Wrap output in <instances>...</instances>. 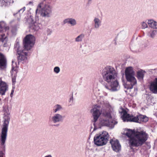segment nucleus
Returning <instances> with one entry per match:
<instances>
[{
	"label": "nucleus",
	"instance_id": "nucleus-1",
	"mask_svg": "<svg viewBox=\"0 0 157 157\" xmlns=\"http://www.w3.org/2000/svg\"><path fill=\"white\" fill-rule=\"evenodd\" d=\"M35 38L32 35H27L23 41V46L20 45L17 43L14 45V48L17 52L18 62L24 63L27 60V56L29 55V51L33 46L35 43Z\"/></svg>",
	"mask_w": 157,
	"mask_h": 157
},
{
	"label": "nucleus",
	"instance_id": "nucleus-2",
	"mask_svg": "<svg viewBox=\"0 0 157 157\" xmlns=\"http://www.w3.org/2000/svg\"><path fill=\"white\" fill-rule=\"evenodd\" d=\"M123 134L129 138V145L133 147H138L144 144L147 140L149 135L144 130L125 129Z\"/></svg>",
	"mask_w": 157,
	"mask_h": 157
},
{
	"label": "nucleus",
	"instance_id": "nucleus-3",
	"mask_svg": "<svg viewBox=\"0 0 157 157\" xmlns=\"http://www.w3.org/2000/svg\"><path fill=\"white\" fill-rule=\"evenodd\" d=\"M101 74L103 79L106 83H109L113 80L116 79L117 73L114 68L109 66L103 69Z\"/></svg>",
	"mask_w": 157,
	"mask_h": 157
},
{
	"label": "nucleus",
	"instance_id": "nucleus-4",
	"mask_svg": "<svg viewBox=\"0 0 157 157\" xmlns=\"http://www.w3.org/2000/svg\"><path fill=\"white\" fill-rule=\"evenodd\" d=\"M7 109V110L4 109L5 120L3 128L2 129L1 139V145L3 146L4 150H5L4 144L6 140L8 127L10 119V113L8 110V107Z\"/></svg>",
	"mask_w": 157,
	"mask_h": 157
},
{
	"label": "nucleus",
	"instance_id": "nucleus-5",
	"mask_svg": "<svg viewBox=\"0 0 157 157\" xmlns=\"http://www.w3.org/2000/svg\"><path fill=\"white\" fill-rule=\"evenodd\" d=\"M52 7L48 4H46L44 2L40 3L38 6L36 11V14L40 13V16L44 17H50L52 14Z\"/></svg>",
	"mask_w": 157,
	"mask_h": 157
},
{
	"label": "nucleus",
	"instance_id": "nucleus-6",
	"mask_svg": "<svg viewBox=\"0 0 157 157\" xmlns=\"http://www.w3.org/2000/svg\"><path fill=\"white\" fill-rule=\"evenodd\" d=\"M104 118H101L100 122V124L103 126H106L113 128L114 125L117 123L115 119H112L110 113L105 112L102 113Z\"/></svg>",
	"mask_w": 157,
	"mask_h": 157
},
{
	"label": "nucleus",
	"instance_id": "nucleus-7",
	"mask_svg": "<svg viewBox=\"0 0 157 157\" xmlns=\"http://www.w3.org/2000/svg\"><path fill=\"white\" fill-rule=\"evenodd\" d=\"M125 75L126 79L128 84L130 85L128 87V89H132L133 86L137 83V81L135 77V72L132 67H127L125 70Z\"/></svg>",
	"mask_w": 157,
	"mask_h": 157
},
{
	"label": "nucleus",
	"instance_id": "nucleus-8",
	"mask_svg": "<svg viewBox=\"0 0 157 157\" xmlns=\"http://www.w3.org/2000/svg\"><path fill=\"white\" fill-rule=\"evenodd\" d=\"M109 137V134L107 132L102 131L96 134L94 136V143L95 144L99 146L104 145L107 143Z\"/></svg>",
	"mask_w": 157,
	"mask_h": 157
},
{
	"label": "nucleus",
	"instance_id": "nucleus-9",
	"mask_svg": "<svg viewBox=\"0 0 157 157\" xmlns=\"http://www.w3.org/2000/svg\"><path fill=\"white\" fill-rule=\"evenodd\" d=\"M102 84L104 88L111 91H116L120 89V86L117 80L115 79L109 83H107L103 81Z\"/></svg>",
	"mask_w": 157,
	"mask_h": 157
},
{
	"label": "nucleus",
	"instance_id": "nucleus-10",
	"mask_svg": "<svg viewBox=\"0 0 157 157\" xmlns=\"http://www.w3.org/2000/svg\"><path fill=\"white\" fill-rule=\"evenodd\" d=\"M100 106L96 105L90 110L93 118L92 121L94 123L97 121L102 111L100 110Z\"/></svg>",
	"mask_w": 157,
	"mask_h": 157
},
{
	"label": "nucleus",
	"instance_id": "nucleus-11",
	"mask_svg": "<svg viewBox=\"0 0 157 157\" xmlns=\"http://www.w3.org/2000/svg\"><path fill=\"white\" fill-rule=\"evenodd\" d=\"M123 115L122 116V119L124 121H131L137 123H140L139 118V115L136 116H132L130 117L125 110H123Z\"/></svg>",
	"mask_w": 157,
	"mask_h": 157
},
{
	"label": "nucleus",
	"instance_id": "nucleus-12",
	"mask_svg": "<svg viewBox=\"0 0 157 157\" xmlns=\"http://www.w3.org/2000/svg\"><path fill=\"white\" fill-rule=\"evenodd\" d=\"M65 116L60 113H55L51 117H50L49 120L52 122L56 124L63 121Z\"/></svg>",
	"mask_w": 157,
	"mask_h": 157
},
{
	"label": "nucleus",
	"instance_id": "nucleus-13",
	"mask_svg": "<svg viewBox=\"0 0 157 157\" xmlns=\"http://www.w3.org/2000/svg\"><path fill=\"white\" fill-rule=\"evenodd\" d=\"M4 29H8V27L6 26L5 22L4 21L0 22V41L2 42L6 43L7 38L2 32Z\"/></svg>",
	"mask_w": 157,
	"mask_h": 157
},
{
	"label": "nucleus",
	"instance_id": "nucleus-14",
	"mask_svg": "<svg viewBox=\"0 0 157 157\" xmlns=\"http://www.w3.org/2000/svg\"><path fill=\"white\" fill-rule=\"evenodd\" d=\"M110 143L114 151L117 152L121 150V145L118 140L111 139L110 140Z\"/></svg>",
	"mask_w": 157,
	"mask_h": 157
},
{
	"label": "nucleus",
	"instance_id": "nucleus-15",
	"mask_svg": "<svg viewBox=\"0 0 157 157\" xmlns=\"http://www.w3.org/2000/svg\"><path fill=\"white\" fill-rule=\"evenodd\" d=\"M149 88L151 92L154 94H157V78L149 82Z\"/></svg>",
	"mask_w": 157,
	"mask_h": 157
},
{
	"label": "nucleus",
	"instance_id": "nucleus-16",
	"mask_svg": "<svg viewBox=\"0 0 157 157\" xmlns=\"http://www.w3.org/2000/svg\"><path fill=\"white\" fill-rule=\"evenodd\" d=\"M7 59L5 56L0 53V69L2 70L5 69L7 67Z\"/></svg>",
	"mask_w": 157,
	"mask_h": 157
},
{
	"label": "nucleus",
	"instance_id": "nucleus-17",
	"mask_svg": "<svg viewBox=\"0 0 157 157\" xmlns=\"http://www.w3.org/2000/svg\"><path fill=\"white\" fill-rule=\"evenodd\" d=\"M8 86L5 82L2 81L0 78V95H4L8 90Z\"/></svg>",
	"mask_w": 157,
	"mask_h": 157
},
{
	"label": "nucleus",
	"instance_id": "nucleus-18",
	"mask_svg": "<svg viewBox=\"0 0 157 157\" xmlns=\"http://www.w3.org/2000/svg\"><path fill=\"white\" fill-rule=\"evenodd\" d=\"M31 19L32 21L29 24V27L30 30H32L34 31H37L40 28L39 25L40 24L36 22H33V20H32L31 18Z\"/></svg>",
	"mask_w": 157,
	"mask_h": 157
},
{
	"label": "nucleus",
	"instance_id": "nucleus-19",
	"mask_svg": "<svg viewBox=\"0 0 157 157\" xmlns=\"http://www.w3.org/2000/svg\"><path fill=\"white\" fill-rule=\"evenodd\" d=\"M64 24L66 23L70 24L71 26H74L76 25L77 22L76 20L72 18H67L64 20L63 21Z\"/></svg>",
	"mask_w": 157,
	"mask_h": 157
},
{
	"label": "nucleus",
	"instance_id": "nucleus-20",
	"mask_svg": "<svg viewBox=\"0 0 157 157\" xmlns=\"http://www.w3.org/2000/svg\"><path fill=\"white\" fill-rule=\"evenodd\" d=\"M145 73L146 72L142 70L137 72L136 77L139 81H143Z\"/></svg>",
	"mask_w": 157,
	"mask_h": 157
},
{
	"label": "nucleus",
	"instance_id": "nucleus-21",
	"mask_svg": "<svg viewBox=\"0 0 157 157\" xmlns=\"http://www.w3.org/2000/svg\"><path fill=\"white\" fill-rule=\"evenodd\" d=\"M93 22L94 23V28L95 29H98L101 25V21L99 18L95 17L94 18Z\"/></svg>",
	"mask_w": 157,
	"mask_h": 157
},
{
	"label": "nucleus",
	"instance_id": "nucleus-22",
	"mask_svg": "<svg viewBox=\"0 0 157 157\" xmlns=\"http://www.w3.org/2000/svg\"><path fill=\"white\" fill-rule=\"evenodd\" d=\"M149 26L153 29H157V22L152 20H149L147 22Z\"/></svg>",
	"mask_w": 157,
	"mask_h": 157
},
{
	"label": "nucleus",
	"instance_id": "nucleus-23",
	"mask_svg": "<svg viewBox=\"0 0 157 157\" xmlns=\"http://www.w3.org/2000/svg\"><path fill=\"white\" fill-rule=\"evenodd\" d=\"M63 109L62 106L59 104H56L55 105L53 109V112L54 113H56L58 111H60Z\"/></svg>",
	"mask_w": 157,
	"mask_h": 157
},
{
	"label": "nucleus",
	"instance_id": "nucleus-24",
	"mask_svg": "<svg viewBox=\"0 0 157 157\" xmlns=\"http://www.w3.org/2000/svg\"><path fill=\"white\" fill-rule=\"evenodd\" d=\"M85 37V35L81 33L75 38V41L77 42H81Z\"/></svg>",
	"mask_w": 157,
	"mask_h": 157
},
{
	"label": "nucleus",
	"instance_id": "nucleus-25",
	"mask_svg": "<svg viewBox=\"0 0 157 157\" xmlns=\"http://www.w3.org/2000/svg\"><path fill=\"white\" fill-rule=\"evenodd\" d=\"M139 123L141 122H146L148 121V117L145 115H139Z\"/></svg>",
	"mask_w": 157,
	"mask_h": 157
},
{
	"label": "nucleus",
	"instance_id": "nucleus-26",
	"mask_svg": "<svg viewBox=\"0 0 157 157\" xmlns=\"http://www.w3.org/2000/svg\"><path fill=\"white\" fill-rule=\"evenodd\" d=\"M157 33V31L156 30H152L149 33L148 35L151 38H153Z\"/></svg>",
	"mask_w": 157,
	"mask_h": 157
},
{
	"label": "nucleus",
	"instance_id": "nucleus-27",
	"mask_svg": "<svg viewBox=\"0 0 157 157\" xmlns=\"http://www.w3.org/2000/svg\"><path fill=\"white\" fill-rule=\"evenodd\" d=\"M60 71V69L59 67H56L54 68V71L56 74H58Z\"/></svg>",
	"mask_w": 157,
	"mask_h": 157
},
{
	"label": "nucleus",
	"instance_id": "nucleus-28",
	"mask_svg": "<svg viewBox=\"0 0 157 157\" xmlns=\"http://www.w3.org/2000/svg\"><path fill=\"white\" fill-rule=\"evenodd\" d=\"M142 26L143 29H145L147 27V25L146 23L143 22L142 23Z\"/></svg>",
	"mask_w": 157,
	"mask_h": 157
},
{
	"label": "nucleus",
	"instance_id": "nucleus-29",
	"mask_svg": "<svg viewBox=\"0 0 157 157\" xmlns=\"http://www.w3.org/2000/svg\"><path fill=\"white\" fill-rule=\"evenodd\" d=\"M46 31L48 35H51L52 33V30L48 28L46 29Z\"/></svg>",
	"mask_w": 157,
	"mask_h": 157
},
{
	"label": "nucleus",
	"instance_id": "nucleus-30",
	"mask_svg": "<svg viewBox=\"0 0 157 157\" xmlns=\"http://www.w3.org/2000/svg\"><path fill=\"white\" fill-rule=\"evenodd\" d=\"M16 68L15 67H13V66L12 67V69L10 71V72L11 73V74L12 75L13 73V72L14 71L16 72Z\"/></svg>",
	"mask_w": 157,
	"mask_h": 157
},
{
	"label": "nucleus",
	"instance_id": "nucleus-31",
	"mask_svg": "<svg viewBox=\"0 0 157 157\" xmlns=\"http://www.w3.org/2000/svg\"><path fill=\"white\" fill-rule=\"evenodd\" d=\"M0 157H5V154L2 151H0Z\"/></svg>",
	"mask_w": 157,
	"mask_h": 157
},
{
	"label": "nucleus",
	"instance_id": "nucleus-32",
	"mask_svg": "<svg viewBox=\"0 0 157 157\" xmlns=\"http://www.w3.org/2000/svg\"><path fill=\"white\" fill-rule=\"evenodd\" d=\"M25 7H24L21 9L20 10H19L18 11V12H21V13H23V12L25 10Z\"/></svg>",
	"mask_w": 157,
	"mask_h": 157
},
{
	"label": "nucleus",
	"instance_id": "nucleus-33",
	"mask_svg": "<svg viewBox=\"0 0 157 157\" xmlns=\"http://www.w3.org/2000/svg\"><path fill=\"white\" fill-rule=\"evenodd\" d=\"M14 92V90H12L11 93H10V96L11 97H12L13 93Z\"/></svg>",
	"mask_w": 157,
	"mask_h": 157
},
{
	"label": "nucleus",
	"instance_id": "nucleus-34",
	"mask_svg": "<svg viewBox=\"0 0 157 157\" xmlns=\"http://www.w3.org/2000/svg\"><path fill=\"white\" fill-rule=\"evenodd\" d=\"M6 3H10L11 0H3Z\"/></svg>",
	"mask_w": 157,
	"mask_h": 157
},
{
	"label": "nucleus",
	"instance_id": "nucleus-35",
	"mask_svg": "<svg viewBox=\"0 0 157 157\" xmlns=\"http://www.w3.org/2000/svg\"><path fill=\"white\" fill-rule=\"evenodd\" d=\"M44 157H52V155L51 154H48L45 156Z\"/></svg>",
	"mask_w": 157,
	"mask_h": 157
},
{
	"label": "nucleus",
	"instance_id": "nucleus-36",
	"mask_svg": "<svg viewBox=\"0 0 157 157\" xmlns=\"http://www.w3.org/2000/svg\"><path fill=\"white\" fill-rule=\"evenodd\" d=\"M70 99L71 100H73V96H72L70 98Z\"/></svg>",
	"mask_w": 157,
	"mask_h": 157
},
{
	"label": "nucleus",
	"instance_id": "nucleus-37",
	"mask_svg": "<svg viewBox=\"0 0 157 157\" xmlns=\"http://www.w3.org/2000/svg\"><path fill=\"white\" fill-rule=\"evenodd\" d=\"M96 129L95 128H94V131Z\"/></svg>",
	"mask_w": 157,
	"mask_h": 157
},
{
	"label": "nucleus",
	"instance_id": "nucleus-38",
	"mask_svg": "<svg viewBox=\"0 0 157 157\" xmlns=\"http://www.w3.org/2000/svg\"><path fill=\"white\" fill-rule=\"evenodd\" d=\"M91 0H88L89 2H90V1H91Z\"/></svg>",
	"mask_w": 157,
	"mask_h": 157
},
{
	"label": "nucleus",
	"instance_id": "nucleus-39",
	"mask_svg": "<svg viewBox=\"0 0 157 157\" xmlns=\"http://www.w3.org/2000/svg\"><path fill=\"white\" fill-rule=\"evenodd\" d=\"M32 3V2H29V3Z\"/></svg>",
	"mask_w": 157,
	"mask_h": 157
},
{
	"label": "nucleus",
	"instance_id": "nucleus-40",
	"mask_svg": "<svg viewBox=\"0 0 157 157\" xmlns=\"http://www.w3.org/2000/svg\"><path fill=\"white\" fill-rule=\"evenodd\" d=\"M16 14H15V13H14V15H15Z\"/></svg>",
	"mask_w": 157,
	"mask_h": 157
},
{
	"label": "nucleus",
	"instance_id": "nucleus-41",
	"mask_svg": "<svg viewBox=\"0 0 157 157\" xmlns=\"http://www.w3.org/2000/svg\"><path fill=\"white\" fill-rule=\"evenodd\" d=\"M14 81V80H13V82Z\"/></svg>",
	"mask_w": 157,
	"mask_h": 157
},
{
	"label": "nucleus",
	"instance_id": "nucleus-42",
	"mask_svg": "<svg viewBox=\"0 0 157 157\" xmlns=\"http://www.w3.org/2000/svg\"><path fill=\"white\" fill-rule=\"evenodd\" d=\"M14 81V80H13V82Z\"/></svg>",
	"mask_w": 157,
	"mask_h": 157
},
{
	"label": "nucleus",
	"instance_id": "nucleus-43",
	"mask_svg": "<svg viewBox=\"0 0 157 157\" xmlns=\"http://www.w3.org/2000/svg\"><path fill=\"white\" fill-rule=\"evenodd\" d=\"M30 20V18H29V20Z\"/></svg>",
	"mask_w": 157,
	"mask_h": 157
}]
</instances>
